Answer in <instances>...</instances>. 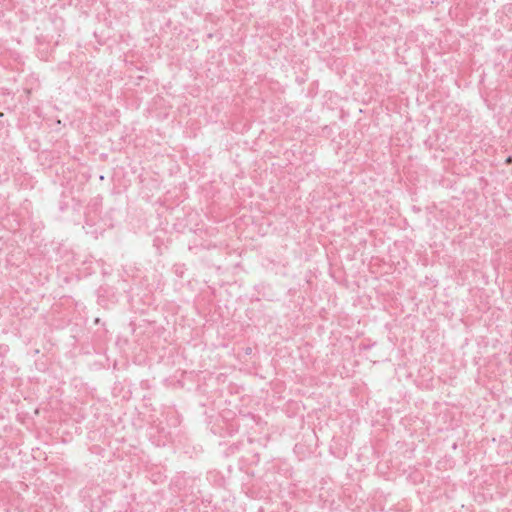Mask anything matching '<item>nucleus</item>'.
<instances>
[{"instance_id": "f257e3e1", "label": "nucleus", "mask_w": 512, "mask_h": 512, "mask_svg": "<svg viewBox=\"0 0 512 512\" xmlns=\"http://www.w3.org/2000/svg\"><path fill=\"white\" fill-rule=\"evenodd\" d=\"M60 37H61V35L59 34V35H58L57 40L55 41V45H59V43H60Z\"/></svg>"}, {"instance_id": "f03ea898", "label": "nucleus", "mask_w": 512, "mask_h": 512, "mask_svg": "<svg viewBox=\"0 0 512 512\" xmlns=\"http://www.w3.org/2000/svg\"><path fill=\"white\" fill-rule=\"evenodd\" d=\"M511 161H512V158L508 157L507 162H511Z\"/></svg>"}]
</instances>
